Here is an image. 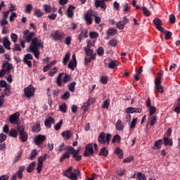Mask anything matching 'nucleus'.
<instances>
[{
    "instance_id": "7ed1b4c3",
    "label": "nucleus",
    "mask_w": 180,
    "mask_h": 180,
    "mask_svg": "<svg viewBox=\"0 0 180 180\" xmlns=\"http://www.w3.org/2000/svg\"><path fill=\"white\" fill-rule=\"evenodd\" d=\"M110 139H112V134H105V132H101L98 137V141L100 144H106L109 145L110 143Z\"/></svg>"
},
{
    "instance_id": "c9c22d12",
    "label": "nucleus",
    "mask_w": 180,
    "mask_h": 180,
    "mask_svg": "<svg viewBox=\"0 0 180 180\" xmlns=\"http://www.w3.org/2000/svg\"><path fill=\"white\" fill-rule=\"evenodd\" d=\"M30 52L34 54L35 58L40 57V51L39 49H30Z\"/></svg>"
},
{
    "instance_id": "ea45409f",
    "label": "nucleus",
    "mask_w": 180,
    "mask_h": 180,
    "mask_svg": "<svg viewBox=\"0 0 180 180\" xmlns=\"http://www.w3.org/2000/svg\"><path fill=\"white\" fill-rule=\"evenodd\" d=\"M75 85H77V82H73L68 85V89H69V91H70V92L75 91Z\"/></svg>"
},
{
    "instance_id": "412c9836",
    "label": "nucleus",
    "mask_w": 180,
    "mask_h": 180,
    "mask_svg": "<svg viewBox=\"0 0 180 180\" xmlns=\"http://www.w3.org/2000/svg\"><path fill=\"white\" fill-rule=\"evenodd\" d=\"M74 9L75 7L74 6H70L67 9V15L68 18H73L74 17Z\"/></svg>"
},
{
    "instance_id": "4468645a",
    "label": "nucleus",
    "mask_w": 180,
    "mask_h": 180,
    "mask_svg": "<svg viewBox=\"0 0 180 180\" xmlns=\"http://www.w3.org/2000/svg\"><path fill=\"white\" fill-rule=\"evenodd\" d=\"M30 60H33V55L28 53L24 56V64L27 65V67H29V68H32V61H30Z\"/></svg>"
},
{
    "instance_id": "3c124183",
    "label": "nucleus",
    "mask_w": 180,
    "mask_h": 180,
    "mask_svg": "<svg viewBox=\"0 0 180 180\" xmlns=\"http://www.w3.org/2000/svg\"><path fill=\"white\" fill-rule=\"evenodd\" d=\"M33 9V6L32 4H27L25 7L26 13H31Z\"/></svg>"
},
{
    "instance_id": "b1692460",
    "label": "nucleus",
    "mask_w": 180,
    "mask_h": 180,
    "mask_svg": "<svg viewBox=\"0 0 180 180\" xmlns=\"http://www.w3.org/2000/svg\"><path fill=\"white\" fill-rule=\"evenodd\" d=\"M115 154H116L118 156L120 160H123L124 153H123V150L120 149V148H116L115 150Z\"/></svg>"
},
{
    "instance_id": "5fc2aeb1",
    "label": "nucleus",
    "mask_w": 180,
    "mask_h": 180,
    "mask_svg": "<svg viewBox=\"0 0 180 180\" xmlns=\"http://www.w3.org/2000/svg\"><path fill=\"white\" fill-rule=\"evenodd\" d=\"M137 124V118H134L130 124V129H134Z\"/></svg>"
},
{
    "instance_id": "f3484780",
    "label": "nucleus",
    "mask_w": 180,
    "mask_h": 180,
    "mask_svg": "<svg viewBox=\"0 0 180 180\" xmlns=\"http://www.w3.org/2000/svg\"><path fill=\"white\" fill-rule=\"evenodd\" d=\"M71 157V150L70 148L67 150V151L62 155V156L60 158V162H63L64 160H68Z\"/></svg>"
},
{
    "instance_id": "de8ad7c7",
    "label": "nucleus",
    "mask_w": 180,
    "mask_h": 180,
    "mask_svg": "<svg viewBox=\"0 0 180 180\" xmlns=\"http://www.w3.org/2000/svg\"><path fill=\"white\" fill-rule=\"evenodd\" d=\"M34 15L37 18H41V16H43L44 15V13H43V12H41V10L37 9L34 11Z\"/></svg>"
},
{
    "instance_id": "473e14b6",
    "label": "nucleus",
    "mask_w": 180,
    "mask_h": 180,
    "mask_svg": "<svg viewBox=\"0 0 180 180\" xmlns=\"http://www.w3.org/2000/svg\"><path fill=\"white\" fill-rule=\"evenodd\" d=\"M121 139H122V138L120 137V135H119V134H115V135L113 136L112 139V144H115V143H120Z\"/></svg>"
},
{
    "instance_id": "2f4dec72",
    "label": "nucleus",
    "mask_w": 180,
    "mask_h": 180,
    "mask_svg": "<svg viewBox=\"0 0 180 180\" xmlns=\"http://www.w3.org/2000/svg\"><path fill=\"white\" fill-rule=\"evenodd\" d=\"M107 34H108V36H115V34H117V30L110 28L107 30Z\"/></svg>"
},
{
    "instance_id": "680f3d73",
    "label": "nucleus",
    "mask_w": 180,
    "mask_h": 180,
    "mask_svg": "<svg viewBox=\"0 0 180 180\" xmlns=\"http://www.w3.org/2000/svg\"><path fill=\"white\" fill-rule=\"evenodd\" d=\"M97 54L98 56H102L103 54H105V50L103 47H99L97 50Z\"/></svg>"
},
{
    "instance_id": "37998d69",
    "label": "nucleus",
    "mask_w": 180,
    "mask_h": 180,
    "mask_svg": "<svg viewBox=\"0 0 180 180\" xmlns=\"http://www.w3.org/2000/svg\"><path fill=\"white\" fill-rule=\"evenodd\" d=\"M155 94L156 96H158V77H156L155 79Z\"/></svg>"
},
{
    "instance_id": "f8f14e48",
    "label": "nucleus",
    "mask_w": 180,
    "mask_h": 180,
    "mask_svg": "<svg viewBox=\"0 0 180 180\" xmlns=\"http://www.w3.org/2000/svg\"><path fill=\"white\" fill-rule=\"evenodd\" d=\"M24 94L26 98H32L34 95V87L30 85L24 89Z\"/></svg>"
},
{
    "instance_id": "58836bf2",
    "label": "nucleus",
    "mask_w": 180,
    "mask_h": 180,
    "mask_svg": "<svg viewBox=\"0 0 180 180\" xmlns=\"http://www.w3.org/2000/svg\"><path fill=\"white\" fill-rule=\"evenodd\" d=\"M59 110H60V112H63V113H67V104L65 103H62L59 106Z\"/></svg>"
},
{
    "instance_id": "bb28decb",
    "label": "nucleus",
    "mask_w": 180,
    "mask_h": 180,
    "mask_svg": "<svg viewBox=\"0 0 180 180\" xmlns=\"http://www.w3.org/2000/svg\"><path fill=\"white\" fill-rule=\"evenodd\" d=\"M69 149L70 150L72 157H75L79 154V149L75 150L72 146H69Z\"/></svg>"
},
{
    "instance_id": "6e6d98bb",
    "label": "nucleus",
    "mask_w": 180,
    "mask_h": 180,
    "mask_svg": "<svg viewBox=\"0 0 180 180\" xmlns=\"http://www.w3.org/2000/svg\"><path fill=\"white\" fill-rule=\"evenodd\" d=\"M91 61H92V58H91V57L89 58H84V66L85 67H88V65H89V64H91Z\"/></svg>"
},
{
    "instance_id": "c85d7f7f",
    "label": "nucleus",
    "mask_w": 180,
    "mask_h": 180,
    "mask_svg": "<svg viewBox=\"0 0 180 180\" xmlns=\"http://www.w3.org/2000/svg\"><path fill=\"white\" fill-rule=\"evenodd\" d=\"M2 68L4 70H13V67L12 66V64L9 63L8 61H5L3 63Z\"/></svg>"
},
{
    "instance_id": "49530a36",
    "label": "nucleus",
    "mask_w": 180,
    "mask_h": 180,
    "mask_svg": "<svg viewBox=\"0 0 180 180\" xmlns=\"http://www.w3.org/2000/svg\"><path fill=\"white\" fill-rule=\"evenodd\" d=\"M157 112V108L154 106H150L149 108V116H153Z\"/></svg>"
},
{
    "instance_id": "e433bc0d",
    "label": "nucleus",
    "mask_w": 180,
    "mask_h": 180,
    "mask_svg": "<svg viewBox=\"0 0 180 180\" xmlns=\"http://www.w3.org/2000/svg\"><path fill=\"white\" fill-rule=\"evenodd\" d=\"M70 57H71V55L70 54V53H65L63 59V64H64L65 65H67V63L70 61Z\"/></svg>"
},
{
    "instance_id": "c03bdc74",
    "label": "nucleus",
    "mask_w": 180,
    "mask_h": 180,
    "mask_svg": "<svg viewBox=\"0 0 180 180\" xmlns=\"http://www.w3.org/2000/svg\"><path fill=\"white\" fill-rule=\"evenodd\" d=\"M141 11H142L143 15H145V16H150V14L151 13L148 11V8H147V7H146V6H143Z\"/></svg>"
},
{
    "instance_id": "9b49d317",
    "label": "nucleus",
    "mask_w": 180,
    "mask_h": 180,
    "mask_svg": "<svg viewBox=\"0 0 180 180\" xmlns=\"http://www.w3.org/2000/svg\"><path fill=\"white\" fill-rule=\"evenodd\" d=\"M51 36L55 41L63 40V39H65V34L58 30L55 31L53 34H51Z\"/></svg>"
},
{
    "instance_id": "a211bd4d",
    "label": "nucleus",
    "mask_w": 180,
    "mask_h": 180,
    "mask_svg": "<svg viewBox=\"0 0 180 180\" xmlns=\"http://www.w3.org/2000/svg\"><path fill=\"white\" fill-rule=\"evenodd\" d=\"M11 44H12V43L9 41V38L4 37L3 39V45L6 50H11Z\"/></svg>"
},
{
    "instance_id": "393cba45",
    "label": "nucleus",
    "mask_w": 180,
    "mask_h": 180,
    "mask_svg": "<svg viewBox=\"0 0 180 180\" xmlns=\"http://www.w3.org/2000/svg\"><path fill=\"white\" fill-rule=\"evenodd\" d=\"M34 168H36V162H32L28 165L27 172L29 174H30V172H33V171H34Z\"/></svg>"
},
{
    "instance_id": "dca6fc26",
    "label": "nucleus",
    "mask_w": 180,
    "mask_h": 180,
    "mask_svg": "<svg viewBox=\"0 0 180 180\" xmlns=\"http://www.w3.org/2000/svg\"><path fill=\"white\" fill-rule=\"evenodd\" d=\"M94 5L96 8H101V9H106V4L103 0H95Z\"/></svg>"
},
{
    "instance_id": "f704fd0d",
    "label": "nucleus",
    "mask_w": 180,
    "mask_h": 180,
    "mask_svg": "<svg viewBox=\"0 0 180 180\" xmlns=\"http://www.w3.org/2000/svg\"><path fill=\"white\" fill-rule=\"evenodd\" d=\"M68 67V68H70V70L74 71L75 68H77V62H75L74 60H70L69 62Z\"/></svg>"
},
{
    "instance_id": "39448f33",
    "label": "nucleus",
    "mask_w": 180,
    "mask_h": 180,
    "mask_svg": "<svg viewBox=\"0 0 180 180\" xmlns=\"http://www.w3.org/2000/svg\"><path fill=\"white\" fill-rule=\"evenodd\" d=\"M162 23L161 22V20L158 19V30L165 34V40H171V37H172V32L165 30L162 27Z\"/></svg>"
},
{
    "instance_id": "0e129e2a",
    "label": "nucleus",
    "mask_w": 180,
    "mask_h": 180,
    "mask_svg": "<svg viewBox=\"0 0 180 180\" xmlns=\"http://www.w3.org/2000/svg\"><path fill=\"white\" fill-rule=\"evenodd\" d=\"M11 39L13 43H16L18 41V34L13 33L11 34Z\"/></svg>"
},
{
    "instance_id": "69168bd1",
    "label": "nucleus",
    "mask_w": 180,
    "mask_h": 180,
    "mask_svg": "<svg viewBox=\"0 0 180 180\" xmlns=\"http://www.w3.org/2000/svg\"><path fill=\"white\" fill-rule=\"evenodd\" d=\"M123 11L124 12H129V11H130V6H129V4L124 3L123 6Z\"/></svg>"
},
{
    "instance_id": "7c9ffc66",
    "label": "nucleus",
    "mask_w": 180,
    "mask_h": 180,
    "mask_svg": "<svg viewBox=\"0 0 180 180\" xmlns=\"http://www.w3.org/2000/svg\"><path fill=\"white\" fill-rule=\"evenodd\" d=\"M163 143L165 146H174V143L172 142V140L169 139V138L168 137H165L163 139Z\"/></svg>"
},
{
    "instance_id": "bf43d9fd",
    "label": "nucleus",
    "mask_w": 180,
    "mask_h": 180,
    "mask_svg": "<svg viewBox=\"0 0 180 180\" xmlns=\"http://www.w3.org/2000/svg\"><path fill=\"white\" fill-rule=\"evenodd\" d=\"M90 38L91 39H98L99 34L96 32H90L89 33Z\"/></svg>"
},
{
    "instance_id": "4d7b16f0",
    "label": "nucleus",
    "mask_w": 180,
    "mask_h": 180,
    "mask_svg": "<svg viewBox=\"0 0 180 180\" xmlns=\"http://www.w3.org/2000/svg\"><path fill=\"white\" fill-rule=\"evenodd\" d=\"M58 68L54 67L53 69H51L49 72L50 77H53V75H56L57 74Z\"/></svg>"
},
{
    "instance_id": "20e7f679",
    "label": "nucleus",
    "mask_w": 180,
    "mask_h": 180,
    "mask_svg": "<svg viewBox=\"0 0 180 180\" xmlns=\"http://www.w3.org/2000/svg\"><path fill=\"white\" fill-rule=\"evenodd\" d=\"M39 49H44V45L41 42V39L37 37H34L30 46V50H39Z\"/></svg>"
},
{
    "instance_id": "4c0bfd02",
    "label": "nucleus",
    "mask_w": 180,
    "mask_h": 180,
    "mask_svg": "<svg viewBox=\"0 0 180 180\" xmlns=\"http://www.w3.org/2000/svg\"><path fill=\"white\" fill-rule=\"evenodd\" d=\"M47 160V153H45L44 156H40L38 158V163L43 165L44 161Z\"/></svg>"
},
{
    "instance_id": "a18cd8bd",
    "label": "nucleus",
    "mask_w": 180,
    "mask_h": 180,
    "mask_svg": "<svg viewBox=\"0 0 180 180\" xmlns=\"http://www.w3.org/2000/svg\"><path fill=\"white\" fill-rule=\"evenodd\" d=\"M17 131L19 134L22 133H25V126L23 125H18L17 126Z\"/></svg>"
},
{
    "instance_id": "e2e57ef3",
    "label": "nucleus",
    "mask_w": 180,
    "mask_h": 180,
    "mask_svg": "<svg viewBox=\"0 0 180 180\" xmlns=\"http://www.w3.org/2000/svg\"><path fill=\"white\" fill-rule=\"evenodd\" d=\"M61 126H63V120H60L59 122L55 125V130H60V129H61Z\"/></svg>"
},
{
    "instance_id": "a19ab883",
    "label": "nucleus",
    "mask_w": 180,
    "mask_h": 180,
    "mask_svg": "<svg viewBox=\"0 0 180 180\" xmlns=\"http://www.w3.org/2000/svg\"><path fill=\"white\" fill-rule=\"evenodd\" d=\"M100 81L101 83L103 84V85H106L108 84V82L109 81V77L108 76H101Z\"/></svg>"
},
{
    "instance_id": "603ef678",
    "label": "nucleus",
    "mask_w": 180,
    "mask_h": 180,
    "mask_svg": "<svg viewBox=\"0 0 180 180\" xmlns=\"http://www.w3.org/2000/svg\"><path fill=\"white\" fill-rule=\"evenodd\" d=\"M71 94H70V91H66L63 95L61 96L60 99H63L64 101L68 99Z\"/></svg>"
},
{
    "instance_id": "0eeeda50",
    "label": "nucleus",
    "mask_w": 180,
    "mask_h": 180,
    "mask_svg": "<svg viewBox=\"0 0 180 180\" xmlns=\"http://www.w3.org/2000/svg\"><path fill=\"white\" fill-rule=\"evenodd\" d=\"M104 64L105 67H108L111 70H114L119 65V62L117 60H112V58H108L104 60Z\"/></svg>"
},
{
    "instance_id": "79ce46f5",
    "label": "nucleus",
    "mask_w": 180,
    "mask_h": 180,
    "mask_svg": "<svg viewBox=\"0 0 180 180\" xmlns=\"http://www.w3.org/2000/svg\"><path fill=\"white\" fill-rule=\"evenodd\" d=\"M108 46L111 47H116L117 46V40L115 39H112L108 41Z\"/></svg>"
},
{
    "instance_id": "2eb2a0df",
    "label": "nucleus",
    "mask_w": 180,
    "mask_h": 180,
    "mask_svg": "<svg viewBox=\"0 0 180 180\" xmlns=\"http://www.w3.org/2000/svg\"><path fill=\"white\" fill-rule=\"evenodd\" d=\"M34 143L36 146H40L43 144V141H46V136L44 135H38L34 139Z\"/></svg>"
},
{
    "instance_id": "5701e85b",
    "label": "nucleus",
    "mask_w": 180,
    "mask_h": 180,
    "mask_svg": "<svg viewBox=\"0 0 180 180\" xmlns=\"http://www.w3.org/2000/svg\"><path fill=\"white\" fill-rule=\"evenodd\" d=\"M98 155H100V157H108V155H109V151L108 150H106L105 147H103L102 148L100 149V152L98 153Z\"/></svg>"
},
{
    "instance_id": "aec40b11",
    "label": "nucleus",
    "mask_w": 180,
    "mask_h": 180,
    "mask_svg": "<svg viewBox=\"0 0 180 180\" xmlns=\"http://www.w3.org/2000/svg\"><path fill=\"white\" fill-rule=\"evenodd\" d=\"M19 136L20 140L22 141V143H26V141H27V139H29V136L26 131L19 134Z\"/></svg>"
},
{
    "instance_id": "423d86ee",
    "label": "nucleus",
    "mask_w": 180,
    "mask_h": 180,
    "mask_svg": "<svg viewBox=\"0 0 180 180\" xmlns=\"http://www.w3.org/2000/svg\"><path fill=\"white\" fill-rule=\"evenodd\" d=\"M22 39L26 41V43H32L33 39H34V32H30L29 30H25L22 32Z\"/></svg>"
},
{
    "instance_id": "a878e982",
    "label": "nucleus",
    "mask_w": 180,
    "mask_h": 180,
    "mask_svg": "<svg viewBox=\"0 0 180 180\" xmlns=\"http://www.w3.org/2000/svg\"><path fill=\"white\" fill-rule=\"evenodd\" d=\"M18 132L17 129H15L14 128H11L9 132V136L13 137L14 139H17L18 136Z\"/></svg>"
},
{
    "instance_id": "774afa93",
    "label": "nucleus",
    "mask_w": 180,
    "mask_h": 180,
    "mask_svg": "<svg viewBox=\"0 0 180 180\" xmlns=\"http://www.w3.org/2000/svg\"><path fill=\"white\" fill-rule=\"evenodd\" d=\"M126 113H134V108L129 107L125 109Z\"/></svg>"
},
{
    "instance_id": "ddd939ff",
    "label": "nucleus",
    "mask_w": 180,
    "mask_h": 180,
    "mask_svg": "<svg viewBox=\"0 0 180 180\" xmlns=\"http://www.w3.org/2000/svg\"><path fill=\"white\" fill-rule=\"evenodd\" d=\"M84 51L87 57H91L93 60H96V53H94V50L91 48H84Z\"/></svg>"
},
{
    "instance_id": "6ab92c4d",
    "label": "nucleus",
    "mask_w": 180,
    "mask_h": 180,
    "mask_svg": "<svg viewBox=\"0 0 180 180\" xmlns=\"http://www.w3.org/2000/svg\"><path fill=\"white\" fill-rule=\"evenodd\" d=\"M56 123V120L53 118V117H49L48 119L46 120L45 121V126L46 127H51V124H54Z\"/></svg>"
},
{
    "instance_id": "f257e3e1",
    "label": "nucleus",
    "mask_w": 180,
    "mask_h": 180,
    "mask_svg": "<svg viewBox=\"0 0 180 180\" xmlns=\"http://www.w3.org/2000/svg\"><path fill=\"white\" fill-rule=\"evenodd\" d=\"M71 79V75L67 73H60L56 78V82L58 86H63V84H67Z\"/></svg>"
},
{
    "instance_id": "13d9d810",
    "label": "nucleus",
    "mask_w": 180,
    "mask_h": 180,
    "mask_svg": "<svg viewBox=\"0 0 180 180\" xmlns=\"http://www.w3.org/2000/svg\"><path fill=\"white\" fill-rule=\"evenodd\" d=\"M158 92L160 94H164L165 91H164V86H162V85H161V81L159 80L158 82Z\"/></svg>"
},
{
    "instance_id": "338daca9",
    "label": "nucleus",
    "mask_w": 180,
    "mask_h": 180,
    "mask_svg": "<svg viewBox=\"0 0 180 180\" xmlns=\"http://www.w3.org/2000/svg\"><path fill=\"white\" fill-rule=\"evenodd\" d=\"M6 140V134L4 133L0 134V143H4Z\"/></svg>"
},
{
    "instance_id": "8fccbe9b",
    "label": "nucleus",
    "mask_w": 180,
    "mask_h": 180,
    "mask_svg": "<svg viewBox=\"0 0 180 180\" xmlns=\"http://www.w3.org/2000/svg\"><path fill=\"white\" fill-rule=\"evenodd\" d=\"M32 131H34V133H39V131H40V124H37L36 125H34L32 127Z\"/></svg>"
},
{
    "instance_id": "864d4df0",
    "label": "nucleus",
    "mask_w": 180,
    "mask_h": 180,
    "mask_svg": "<svg viewBox=\"0 0 180 180\" xmlns=\"http://www.w3.org/2000/svg\"><path fill=\"white\" fill-rule=\"evenodd\" d=\"M110 103V100L107 99L105 100L102 105V108H103L104 109H108L109 108V105Z\"/></svg>"
},
{
    "instance_id": "72a5a7b5",
    "label": "nucleus",
    "mask_w": 180,
    "mask_h": 180,
    "mask_svg": "<svg viewBox=\"0 0 180 180\" xmlns=\"http://www.w3.org/2000/svg\"><path fill=\"white\" fill-rule=\"evenodd\" d=\"M38 154L39 153H37V150L33 149L30 153V160H31V161H33V160H34V158L37 157Z\"/></svg>"
},
{
    "instance_id": "c756f323",
    "label": "nucleus",
    "mask_w": 180,
    "mask_h": 180,
    "mask_svg": "<svg viewBox=\"0 0 180 180\" xmlns=\"http://www.w3.org/2000/svg\"><path fill=\"white\" fill-rule=\"evenodd\" d=\"M62 136L63 137H65L67 140H70V139H71V137L72 136V134L71 133V131L67 130L62 132Z\"/></svg>"
},
{
    "instance_id": "4be33fe9",
    "label": "nucleus",
    "mask_w": 180,
    "mask_h": 180,
    "mask_svg": "<svg viewBox=\"0 0 180 180\" xmlns=\"http://www.w3.org/2000/svg\"><path fill=\"white\" fill-rule=\"evenodd\" d=\"M115 128L118 130V131H122L123 129H124V125L123 122H122L121 120H118L115 124Z\"/></svg>"
},
{
    "instance_id": "09e8293b",
    "label": "nucleus",
    "mask_w": 180,
    "mask_h": 180,
    "mask_svg": "<svg viewBox=\"0 0 180 180\" xmlns=\"http://www.w3.org/2000/svg\"><path fill=\"white\" fill-rule=\"evenodd\" d=\"M138 180H147V177L141 172L137 174Z\"/></svg>"
},
{
    "instance_id": "cd10ccee",
    "label": "nucleus",
    "mask_w": 180,
    "mask_h": 180,
    "mask_svg": "<svg viewBox=\"0 0 180 180\" xmlns=\"http://www.w3.org/2000/svg\"><path fill=\"white\" fill-rule=\"evenodd\" d=\"M68 148H70V146H65V143H62L58 147V151H59V153H63V151H65V150H68Z\"/></svg>"
},
{
    "instance_id": "052dcab7",
    "label": "nucleus",
    "mask_w": 180,
    "mask_h": 180,
    "mask_svg": "<svg viewBox=\"0 0 180 180\" xmlns=\"http://www.w3.org/2000/svg\"><path fill=\"white\" fill-rule=\"evenodd\" d=\"M43 6H44V10L46 12V13H51V6L47 4L44 5Z\"/></svg>"
},
{
    "instance_id": "9d476101",
    "label": "nucleus",
    "mask_w": 180,
    "mask_h": 180,
    "mask_svg": "<svg viewBox=\"0 0 180 180\" xmlns=\"http://www.w3.org/2000/svg\"><path fill=\"white\" fill-rule=\"evenodd\" d=\"M19 117H20V112H16L9 116L8 122H10L11 124H18Z\"/></svg>"
},
{
    "instance_id": "6e6552de",
    "label": "nucleus",
    "mask_w": 180,
    "mask_h": 180,
    "mask_svg": "<svg viewBox=\"0 0 180 180\" xmlns=\"http://www.w3.org/2000/svg\"><path fill=\"white\" fill-rule=\"evenodd\" d=\"M92 16H95V12H94L92 10H89L84 15V20H86V23L88 25V26H90V25L92 24V22H94Z\"/></svg>"
},
{
    "instance_id": "f03ea898",
    "label": "nucleus",
    "mask_w": 180,
    "mask_h": 180,
    "mask_svg": "<svg viewBox=\"0 0 180 180\" xmlns=\"http://www.w3.org/2000/svg\"><path fill=\"white\" fill-rule=\"evenodd\" d=\"M79 174H81V172L77 169H74V172H72V167H70L65 172L64 175L69 179L73 180L77 179Z\"/></svg>"
},
{
    "instance_id": "1a4fd4ad",
    "label": "nucleus",
    "mask_w": 180,
    "mask_h": 180,
    "mask_svg": "<svg viewBox=\"0 0 180 180\" xmlns=\"http://www.w3.org/2000/svg\"><path fill=\"white\" fill-rule=\"evenodd\" d=\"M94 145L92 143H88L85 146L84 156V157H91V155H94Z\"/></svg>"
}]
</instances>
